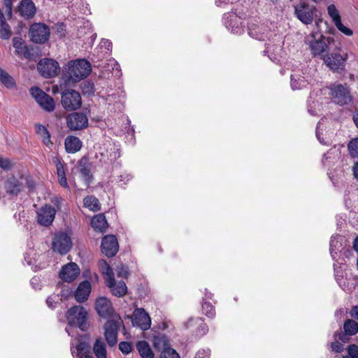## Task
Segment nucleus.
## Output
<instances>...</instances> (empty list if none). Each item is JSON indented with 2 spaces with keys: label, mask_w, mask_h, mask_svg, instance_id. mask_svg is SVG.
I'll return each instance as SVG.
<instances>
[{
  "label": "nucleus",
  "mask_w": 358,
  "mask_h": 358,
  "mask_svg": "<svg viewBox=\"0 0 358 358\" xmlns=\"http://www.w3.org/2000/svg\"><path fill=\"white\" fill-rule=\"evenodd\" d=\"M334 41L333 37H326L319 30H313L304 38V43L308 45L313 57H322L328 50L329 45Z\"/></svg>",
  "instance_id": "1"
},
{
  "label": "nucleus",
  "mask_w": 358,
  "mask_h": 358,
  "mask_svg": "<svg viewBox=\"0 0 358 358\" xmlns=\"http://www.w3.org/2000/svg\"><path fill=\"white\" fill-rule=\"evenodd\" d=\"M67 66L66 78L69 84L76 83L84 79L92 70L90 63L85 59L70 61Z\"/></svg>",
  "instance_id": "2"
},
{
  "label": "nucleus",
  "mask_w": 358,
  "mask_h": 358,
  "mask_svg": "<svg viewBox=\"0 0 358 358\" xmlns=\"http://www.w3.org/2000/svg\"><path fill=\"white\" fill-rule=\"evenodd\" d=\"M328 90L331 100L337 105H348L352 100L350 88L347 83H334L328 87Z\"/></svg>",
  "instance_id": "3"
},
{
  "label": "nucleus",
  "mask_w": 358,
  "mask_h": 358,
  "mask_svg": "<svg viewBox=\"0 0 358 358\" xmlns=\"http://www.w3.org/2000/svg\"><path fill=\"white\" fill-rule=\"evenodd\" d=\"M69 327L78 326L82 331H86L88 328L87 319L88 313L81 306L71 307L66 314Z\"/></svg>",
  "instance_id": "4"
},
{
  "label": "nucleus",
  "mask_w": 358,
  "mask_h": 358,
  "mask_svg": "<svg viewBox=\"0 0 358 358\" xmlns=\"http://www.w3.org/2000/svg\"><path fill=\"white\" fill-rule=\"evenodd\" d=\"M340 51L341 48L336 47L334 52L323 55L322 57L324 63L334 72H338L340 70H343L348 59V54L347 52L341 54Z\"/></svg>",
  "instance_id": "5"
},
{
  "label": "nucleus",
  "mask_w": 358,
  "mask_h": 358,
  "mask_svg": "<svg viewBox=\"0 0 358 358\" xmlns=\"http://www.w3.org/2000/svg\"><path fill=\"white\" fill-rule=\"evenodd\" d=\"M316 8L314 6L308 3L300 1L294 6V16L303 24H310L314 19Z\"/></svg>",
  "instance_id": "6"
},
{
  "label": "nucleus",
  "mask_w": 358,
  "mask_h": 358,
  "mask_svg": "<svg viewBox=\"0 0 358 358\" xmlns=\"http://www.w3.org/2000/svg\"><path fill=\"white\" fill-rule=\"evenodd\" d=\"M31 96L41 107L48 111H53L55 107L54 99L48 94L42 91L37 87H33L30 89Z\"/></svg>",
  "instance_id": "7"
},
{
  "label": "nucleus",
  "mask_w": 358,
  "mask_h": 358,
  "mask_svg": "<svg viewBox=\"0 0 358 358\" xmlns=\"http://www.w3.org/2000/svg\"><path fill=\"white\" fill-rule=\"evenodd\" d=\"M25 179L14 176H8L3 182V189L10 196H17L24 187Z\"/></svg>",
  "instance_id": "8"
},
{
  "label": "nucleus",
  "mask_w": 358,
  "mask_h": 358,
  "mask_svg": "<svg viewBox=\"0 0 358 358\" xmlns=\"http://www.w3.org/2000/svg\"><path fill=\"white\" fill-rule=\"evenodd\" d=\"M62 104L69 111L79 108L82 104L81 96L79 92L73 90H68L62 94Z\"/></svg>",
  "instance_id": "9"
},
{
  "label": "nucleus",
  "mask_w": 358,
  "mask_h": 358,
  "mask_svg": "<svg viewBox=\"0 0 358 358\" xmlns=\"http://www.w3.org/2000/svg\"><path fill=\"white\" fill-rule=\"evenodd\" d=\"M72 247V242L70 236L66 233H57L55 235L52 248L55 252L60 255L66 254Z\"/></svg>",
  "instance_id": "10"
},
{
  "label": "nucleus",
  "mask_w": 358,
  "mask_h": 358,
  "mask_svg": "<svg viewBox=\"0 0 358 358\" xmlns=\"http://www.w3.org/2000/svg\"><path fill=\"white\" fill-rule=\"evenodd\" d=\"M29 36L33 42L44 43L49 39L50 29L44 24L35 23L30 27Z\"/></svg>",
  "instance_id": "11"
},
{
  "label": "nucleus",
  "mask_w": 358,
  "mask_h": 358,
  "mask_svg": "<svg viewBox=\"0 0 358 358\" xmlns=\"http://www.w3.org/2000/svg\"><path fill=\"white\" fill-rule=\"evenodd\" d=\"M37 69L44 78L55 77L59 71V66L57 62L48 58L41 59L37 64Z\"/></svg>",
  "instance_id": "12"
},
{
  "label": "nucleus",
  "mask_w": 358,
  "mask_h": 358,
  "mask_svg": "<svg viewBox=\"0 0 358 358\" xmlns=\"http://www.w3.org/2000/svg\"><path fill=\"white\" fill-rule=\"evenodd\" d=\"M120 322V318L115 315L112 320H108L105 324L104 336L110 346H114L117 343V328Z\"/></svg>",
  "instance_id": "13"
},
{
  "label": "nucleus",
  "mask_w": 358,
  "mask_h": 358,
  "mask_svg": "<svg viewBox=\"0 0 358 358\" xmlns=\"http://www.w3.org/2000/svg\"><path fill=\"white\" fill-rule=\"evenodd\" d=\"M55 214V208L50 205L46 204L37 210L36 221L42 226L49 227L54 221Z\"/></svg>",
  "instance_id": "14"
},
{
  "label": "nucleus",
  "mask_w": 358,
  "mask_h": 358,
  "mask_svg": "<svg viewBox=\"0 0 358 358\" xmlns=\"http://www.w3.org/2000/svg\"><path fill=\"white\" fill-rule=\"evenodd\" d=\"M67 127L73 131L83 129L88 125V118L82 113H73L66 117Z\"/></svg>",
  "instance_id": "15"
},
{
  "label": "nucleus",
  "mask_w": 358,
  "mask_h": 358,
  "mask_svg": "<svg viewBox=\"0 0 358 358\" xmlns=\"http://www.w3.org/2000/svg\"><path fill=\"white\" fill-rule=\"evenodd\" d=\"M327 13L338 31L348 36H350L353 34V31L342 23L340 13L335 5H329L327 7Z\"/></svg>",
  "instance_id": "16"
},
{
  "label": "nucleus",
  "mask_w": 358,
  "mask_h": 358,
  "mask_svg": "<svg viewBox=\"0 0 358 358\" xmlns=\"http://www.w3.org/2000/svg\"><path fill=\"white\" fill-rule=\"evenodd\" d=\"M132 323L142 330H147L150 327L151 319L144 309L136 308L133 313Z\"/></svg>",
  "instance_id": "17"
},
{
  "label": "nucleus",
  "mask_w": 358,
  "mask_h": 358,
  "mask_svg": "<svg viewBox=\"0 0 358 358\" xmlns=\"http://www.w3.org/2000/svg\"><path fill=\"white\" fill-rule=\"evenodd\" d=\"M101 251L107 257H113L119 249V245L116 237L113 235H108L103 237L101 241Z\"/></svg>",
  "instance_id": "18"
},
{
  "label": "nucleus",
  "mask_w": 358,
  "mask_h": 358,
  "mask_svg": "<svg viewBox=\"0 0 358 358\" xmlns=\"http://www.w3.org/2000/svg\"><path fill=\"white\" fill-rule=\"evenodd\" d=\"M80 273V268L76 263L71 262L64 265L60 272L59 278L64 281L70 282L76 279Z\"/></svg>",
  "instance_id": "19"
},
{
  "label": "nucleus",
  "mask_w": 358,
  "mask_h": 358,
  "mask_svg": "<svg viewBox=\"0 0 358 358\" xmlns=\"http://www.w3.org/2000/svg\"><path fill=\"white\" fill-rule=\"evenodd\" d=\"M97 313L102 317H109L114 313L111 302L104 296L97 298L95 303Z\"/></svg>",
  "instance_id": "20"
},
{
  "label": "nucleus",
  "mask_w": 358,
  "mask_h": 358,
  "mask_svg": "<svg viewBox=\"0 0 358 358\" xmlns=\"http://www.w3.org/2000/svg\"><path fill=\"white\" fill-rule=\"evenodd\" d=\"M13 45L15 49L16 54L21 58L29 59L32 57L31 50L24 44L22 38L14 37L13 38Z\"/></svg>",
  "instance_id": "21"
},
{
  "label": "nucleus",
  "mask_w": 358,
  "mask_h": 358,
  "mask_svg": "<svg viewBox=\"0 0 358 358\" xmlns=\"http://www.w3.org/2000/svg\"><path fill=\"white\" fill-rule=\"evenodd\" d=\"M91 284L89 281L85 280L80 282L75 292L76 300L79 303L86 301L91 292Z\"/></svg>",
  "instance_id": "22"
},
{
  "label": "nucleus",
  "mask_w": 358,
  "mask_h": 358,
  "mask_svg": "<svg viewBox=\"0 0 358 358\" xmlns=\"http://www.w3.org/2000/svg\"><path fill=\"white\" fill-rule=\"evenodd\" d=\"M106 285L110 288L112 294L116 296H123L127 291V287L124 281L116 282L115 278L106 282Z\"/></svg>",
  "instance_id": "23"
},
{
  "label": "nucleus",
  "mask_w": 358,
  "mask_h": 358,
  "mask_svg": "<svg viewBox=\"0 0 358 358\" xmlns=\"http://www.w3.org/2000/svg\"><path fill=\"white\" fill-rule=\"evenodd\" d=\"M240 17L235 14H229L226 18L225 25L232 33L239 34L243 31Z\"/></svg>",
  "instance_id": "24"
},
{
  "label": "nucleus",
  "mask_w": 358,
  "mask_h": 358,
  "mask_svg": "<svg viewBox=\"0 0 358 358\" xmlns=\"http://www.w3.org/2000/svg\"><path fill=\"white\" fill-rule=\"evenodd\" d=\"M161 343L164 345V350L161 352L160 358H180L175 350L166 347V341L164 338L155 339L154 345L155 348H159V345Z\"/></svg>",
  "instance_id": "25"
},
{
  "label": "nucleus",
  "mask_w": 358,
  "mask_h": 358,
  "mask_svg": "<svg viewBox=\"0 0 358 358\" xmlns=\"http://www.w3.org/2000/svg\"><path fill=\"white\" fill-rule=\"evenodd\" d=\"M21 15L26 17H33L36 13V7L31 0H22L19 7Z\"/></svg>",
  "instance_id": "26"
},
{
  "label": "nucleus",
  "mask_w": 358,
  "mask_h": 358,
  "mask_svg": "<svg viewBox=\"0 0 358 358\" xmlns=\"http://www.w3.org/2000/svg\"><path fill=\"white\" fill-rule=\"evenodd\" d=\"M65 148L69 153H75L80 150L82 142L76 136H68L65 139Z\"/></svg>",
  "instance_id": "27"
},
{
  "label": "nucleus",
  "mask_w": 358,
  "mask_h": 358,
  "mask_svg": "<svg viewBox=\"0 0 358 358\" xmlns=\"http://www.w3.org/2000/svg\"><path fill=\"white\" fill-rule=\"evenodd\" d=\"M92 227L96 231H104L108 227V223L105 216L103 214H99L94 216L91 221Z\"/></svg>",
  "instance_id": "28"
},
{
  "label": "nucleus",
  "mask_w": 358,
  "mask_h": 358,
  "mask_svg": "<svg viewBox=\"0 0 358 358\" xmlns=\"http://www.w3.org/2000/svg\"><path fill=\"white\" fill-rule=\"evenodd\" d=\"M343 238L340 236H332L330 241L329 251L333 259H335L337 254L343 250Z\"/></svg>",
  "instance_id": "29"
},
{
  "label": "nucleus",
  "mask_w": 358,
  "mask_h": 358,
  "mask_svg": "<svg viewBox=\"0 0 358 358\" xmlns=\"http://www.w3.org/2000/svg\"><path fill=\"white\" fill-rule=\"evenodd\" d=\"M78 169H79V172H80L83 179L85 180V182L87 184H88L91 180L92 174H91L90 166L87 163L86 159H82L80 161Z\"/></svg>",
  "instance_id": "30"
},
{
  "label": "nucleus",
  "mask_w": 358,
  "mask_h": 358,
  "mask_svg": "<svg viewBox=\"0 0 358 358\" xmlns=\"http://www.w3.org/2000/svg\"><path fill=\"white\" fill-rule=\"evenodd\" d=\"M136 348L142 358H154V354L149 344L144 341H138L136 344Z\"/></svg>",
  "instance_id": "31"
},
{
  "label": "nucleus",
  "mask_w": 358,
  "mask_h": 358,
  "mask_svg": "<svg viewBox=\"0 0 358 358\" xmlns=\"http://www.w3.org/2000/svg\"><path fill=\"white\" fill-rule=\"evenodd\" d=\"M99 268L100 272L103 274V278L106 282L111 280L114 278L113 272L108 264L103 259L99 262Z\"/></svg>",
  "instance_id": "32"
},
{
  "label": "nucleus",
  "mask_w": 358,
  "mask_h": 358,
  "mask_svg": "<svg viewBox=\"0 0 358 358\" xmlns=\"http://www.w3.org/2000/svg\"><path fill=\"white\" fill-rule=\"evenodd\" d=\"M309 83L308 79L304 76L296 75L291 77V87L293 90L302 89L307 87Z\"/></svg>",
  "instance_id": "33"
},
{
  "label": "nucleus",
  "mask_w": 358,
  "mask_h": 358,
  "mask_svg": "<svg viewBox=\"0 0 358 358\" xmlns=\"http://www.w3.org/2000/svg\"><path fill=\"white\" fill-rule=\"evenodd\" d=\"M35 128L36 134L41 138L42 141L45 145H49L52 144L50 141V134L45 126L41 124H36L35 125Z\"/></svg>",
  "instance_id": "34"
},
{
  "label": "nucleus",
  "mask_w": 358,
  "mask_h": 358,
  "mask_svg": "<svg viewBox=\"0 0 358 358\" xmlns=\"http://www.w3.org/2000/svg\"><path fill=\"white\" fill-rule=\"evenodd\" d=\"M93 351L96 358H106V349L104 342L98 338L93 347Z\"/></svg>",
  "instance_id": "35"
},
{
  "label": "nucleus",
  "mask_w": 358,
  "mask_h": 358,
  "mask_svg": "<svg viewBox=\"0 0 358 358\" xmlns=\"http://www.w3.org/2000/svg\"><path fill=\"white\" fill-rule=\"evenodd\" d=\"M77 356L79 358H92L90 355V346L85 342H80L77 346Z\"/></svg>",
  "instance_id": "36"
},
{
  "label": "nucleus",
  "mask_w": 358,
  "mask_h": 358,
  "mask_svg": "<svg viewBox=\"0 0 358 358\" xmlns=\"http://www.w3.org/2000/svg\"><path fill=\"white\" fill-rule=\"evenodd\" d=\"M83 203L85 207L91 210L97 211L100 209L99 200L93 196H86L83 200Z\"/></svg>",
  "instance_id": "37"
},
{
  "label": "nucleus",
  "mask_w": 358,
  "mask_h": 358,
  "mask_svg": "<svg viewBox=\"0 0 358 358\" xmlns=\"http://www.w3.org/2000/svg\"><path fill=\"white\" fill-rule=\"evenodd\" d=\"M0 83L3 84L8 88L15 86L13 78L1 68H0Z\"/></svg>",
  "instance_id": "38"
},
{
  "label": "nucleus",
  "mask_w": 358,
  "mask_h": 358,
  "mask_svg": "<svg viewBox=\"0 0 358 358\" xmlns=\"http://www.w3.org/2000/svg\"><path fill=\"white\" fill-rule=\"evenodd\" d=\"M344 329L347 334L354 335L358 332L357 322L352 320H348L344 323Z\"/></svg>",
  "instance_id": "39"
},
{
  "label": "nucleus",
  "mask_w": 358,
  "mask_h": 358,
  "mask_svg": "<svg viewBox=\"0 0 358 358\" xmlns=\"http://www.w3.org/2000/svg\"><path fill=\"white\" fill-rule=\"evenodd\" d=\"M12 36V31L10 25L5 22L0 24V38L2 39H8Z\"/></svg>",
  "instance_id": "40"
},
{
  "label": "nucleus",
  "mask_w": 358,
  "mask_h": 358,
  "mask_svg": "<svg viewBox=\"0 0 358 358\" xmlns=\"http://www.w3.org/2000/svg\"><path fill=\"white\" fill-rule=\"evenodd\" d=\"M81 89L83 94H92L94 92V86L92 82L85 81L81 84Z\"/></svg>",
  "instance_id": "41"
},
{
  "label": "nucleus",
  "mask_w": 358,
  "mask_h": 358,
  "mask_svg": "<svg viewBox=\"0 0 358 358\" xmlns=\"http://www.w3.org/2000/svg\"><path fill=\"white\" fill-rule=\"evenodd\" d=\"M202 310L203 313L209 317H213L215 314V308L208 302H205L203 303Z\"/></svg>",
  "instance_id": "42"
},
{
  "label": "nucleus",
  "mask_w": 358,
  "mask_h": 358,
  "mask_svg": "<svg viewBox=\"0 0 358 358\" xmlns=\"http://www.w3.org/2000/svg\"><path fill=\"white\" fill-rule=\"evenodd\" d=\"M348 148L353 157H358V138L352 140L349 143Z\"/></svg>",
  "instance_id": "43"
},
{
  "label": "nucleus",
  "mask_w": 358,
  "mask_h": 358,
  "mask_svg": "<svg viewBox=\"0 0 358 358\" xmlns=\"http://www.w3.org/2000/svg\"><path fill=\"white\" fill-rule=\"evenodd\" d=\"M340 152L338 150L336 149V148H334L333 149H331L329 151H328L326 154L324 155V159L327 161L328 159L333 158L334 159H337L339 157Z\"/></svg>",
  "instance_id": "44"
},
{
  "label": "nucleus",
  "mask_w": 358,
  "mask_h": 358,
  "mask_svg": "<svg viewBox=\"0 0 358 358\" xmlns=\"http://www.w3.org/2000/svg\"><path fill=\"white\" fill-rule=\"evenodd\" d=\"M260 29H261L258 28V31H257V30H255V29H253L252 27H249V34H250V36H251L252 38H255L258 39V40H264V34L260 32Z\"/></svg>",
  "instance_id": "45"
},
{
  "label": "nucleus",
  "mask_w": 358,
  "mask_h": 358,
  "mask_svg": "<svg viewBox=\"0 0 358 358\" xmlns=\"http://www.w3.org/2000/svg\"><path fill=\"white\" fill-rule=\"evenodd\" d=\"M13 166L11 161L8 158L0 157V167L6 171L10 170Z\"/></svg>",
  "instance_id": "46"
},
{
  "label": "nucleus",
  "mask_w": 358,
  "mask_h": 358,
  "mask_svg": "<svg viewBox=\"0 0 358 358\" xmlns=\"http://www.w3.org/2000/svg\"><path fill=\"white\" fill-rule=\"evenodd\" d=\"M116 273L118 277L127 278L128 275L127 267L124 265L117 266Z\"/></svg>",
  "instance_id": "47"
},
{
  "label": "nucleus",
  "mask_w": 358,
  "mask_h": 358,
  "mask_svg": "<svg viewBox=\"0 0 358 358\" xmlns=\"http://www.w3.org/2000/svg\"><path fill=\"white\" fill-rule=\"evenodd\" d=\"M120 350L124 354H129L131 351V345L128 342H121L119 344Z\"/></svg>",
  "instance_id": "48"
},
{
  "label": "nucleus",
  "mask_w": 358,
  "mask_h": 358,
  "mask_svg": "<svg viewBox=\"0 0 358 358\" xmlns=\"http://www.w3.org/2000/svg\"><path fill=\"white\" fill-rule=\"evenodd\" d=\"M196 323L199 324L197 334L201 336L204 335L208 331L206 325L203 323L201 319H197Z\"/></svg>",
  "instance_id": "49"
},
{
  "label": "nucleus",
  "mask_w": 358,
  "mask_h": 358,
  "mask_svg": "<svg viewBox=\"0 0 358 358\" xmlns=\"http://www.w3.org/2000/svg\"><path fill=\"white\" fill-rule=\"evenodd\" d=\"M54 31L59 37L65 36V27L63 24H57L53 27Z\"/></svg>",
  "instance_id": "50"
},
{
  "label": "nucleus",
  "mask_w": 358,
  "mask_h": 358,
  "mask_svg": "<svg viewBox=\"0 0 358 358\" xmlns=\"http://www.w3.org/2000/svg\"><path fill=\"white\" fill-rule=\"evenodd\" d=\"M348 354L351 358H358V346L351 345L348 347Z\"/></svg>",
  "instance_id": "51"
},
{
  "label": "nucleus",
  "mask_w": 358,
  "mask_h": 358,
  "mask_svg": "<svg viewBox=\"0 0 358 358\" xmlns=\"http://www.w3.org/2000/svg\"><path fill=\"white\" fill-rule=\"evenodd\" d=\"M210 350L209 349H201L198 350L196 354V358H209Z\"/></svg>",
  "instance_id": "52"
},
{
  "label": "nucleus",
  "mask_w": 358,
  "mask_h": 358,
  "mask_svg": "<svg viewBox=\"0 0 358 358\" xmlns=\"http://www.w3.org/2000/svg\"><path fill=\"white\" fill-rule=\"evenodd\" d=\"M56 168L57 177L65 176L64 166L59 159L56 161Z\"/></svg>",
  "instance_id": "53"
},
{
  "label": "nucleus",
  "mask_w": 358,
  "mask_h": 358,
  "mask_svg": "<svg viewBox=\"0 0 358 358\" xmlns=\"http://www.w3.org/2000/svg\"><path fill=\"white\" fill-rule=\"evenodd\" d=\"M4 6L6 8V13H7L8 17H12V0H3Z\"/></svg>",
  "instance_id": "54"
},
{
  "label": "nucleus",
  "mask_w": 358,
  "mask_h": 358,
  "mask_svg": "<svg viewBox=\"0 0 358 358\" xmlns=\"http://www.w3.org/2000/svg\"><path fill=\"white\" fill-rule=\"evenodd\" d=\"M58 298H59V296L58 295H52V296H50L47 300H46V303L48 304V306L50 307V308H54L55 307V304L57 303V300H58Z\"/></svg>",
  "instance_id": "55"
},
{
  "label": "nucleus",
  "mask_w": 358,
  "mask_h": 358,
  "mask_svg": "<svg viewBox=\"0 0 358 358\" xmlns=\"http://www.w3.org/2000/svg\"><path fill=\"white\" fill-rule=\"evenodd\" d=\"M72 294V291L69 287H64L61 291V300L62 299H67Z\"/></svg>",
  "instance_id": "56"
},
{
  "label": "nucleus",
  "mask_w": 358,
  "mask_h": 358,
  "mask_svg": "<svg viewBox=\"0 0 358 358\" xmlns=\"http://www.w3.org/2000/svg\"><path fill=\"white\" fill-rule=\"evenodd\" d=\"M331 349L334 352H340L343 349V345L341 343L336 341L331 343Z\"/></svg>",
  "instance_id": "57"
},
{
  "label": "nucleus",
  "mask_w": 358,
  "mask_h": 358,
  "mask_svg": "<svg viewBox=\"0 0 358 358\" xmlns=\"http://www.w3.org/2000/svg\"><path fill=\"white\" fill-rule=\"evenodd\" d=\"M58 182L61 186L66 187V188H69V185L67 182L66 175L63 176L58 177Z\"/></svg>",
  "instance_id": "58"
},
{
  "label": "nucleus",
  "mask_w": 358,
  "mask_h": 358,
  "mask_svg": "<svg viewBox=\"0 0 358 358\" xmlns=\"http://www.w3.org/2000/svg\"><path fill=\"white\" fill-rule=\"evenodd\" d=\"M101 45H104L108 50H110L112 48V44L108 40L103 39L101 42Z\"/></svg>",
  "instance_id": "59"
},
{
  "label": "nucleus",
  "mask_w": 358,
  "mask_h": 358,
  "mask_svg": "<svg viewBox=\"0 0 358 358\" xmlns=\"http://www.w3.org/2000/svg\"><path fill=\"white\" fill-rule=\"evenodd\" d=\"M62 199L59 198V197H55L54 198V199L52 200V202L57 206V208L58 209H60V203L62 202Z\"/></svg>",
  "instance_id": "60"
},
{
  "label": "nucleus",
  "mask_w": 358,
  "mask_h": 358,
  "mask_svg": "<svg viewBox=\"0 0 358 358\" xmlns=\"http://www.w3.org/2000/svg\"><path fill=\"white\" fill-rule=\"evenodd\" d=\"M5 22H6L5 16L1 10V9L0 8V24H3Z\"/></svg>",
  "instance_id": "61"
},
{
  "label": "nucleus",
  "mask_w": 358,
  "mask_h": 358,
  "mask_svg": "<svg viewBox=\"0 0 358 358\" xmlns=\"http://www.w3.org/2000/svg\"><path fill=\"white\" fill-rule=\"evenodd\" d=\"M353 172L355 177L358 179V162L356 163L353 167Z\"/></svg>",
  "instance_id": "62"
},
{
  "label": "nucleus",
  "mask_w": 358,
  "mask_h": 358,
  "mask_svg": "<svg viewBox=\"0 0 358 358\" xmlns=\"http://www.w3.org/2000/svg\"><path fill=\"white\" fill-rule=\"evenodd\" d=\"M353 120H354L355 125L358 128V111L354 114Z\"/></svg>",
  "instance_id": "63"
},
{
  "label": "nucleus",
  "mask_w": 358,
  "mask_h": 358,
  "mask_svg": "<svg viewBox=\"0 0 358 358\" xmlns=\"http://www.w3.org/2000/svg\"><path fill=\"white\" fill-rule=\"evenodd\" d=\"M353 247L355 250L358 252V236L355 239L353 242Z\"/></svg>",
  "instance_id": "64"
}]
</instances>
